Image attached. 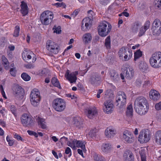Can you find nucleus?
I'll return each mask as SVG.
<instances>
[{
  "label": "nucleus",
  "instance_id": "e433bc0d",
  "mask_svg": "<svg viewBox=\"0 0 161 161\" xmlns=\"http://www.w3.org/2000/svg\"><path fill=\"white\" fill-rule=\"evenodd\" d=\"M152 31L154 35H159L161 33V27H152Z\"/></svg>",
  "mask_w": 161,
  "mask_h": 161
},
{
  "label": "nucleus",
  "instance_id": "a211bd4d",
  "mask_svg": "<svg viewBox=\"0 0 161 161\" xmlns=\"http://www.w3.org/2000/svg\"><path fill=\"white\" fill-rule=\"evenodd\" d=\"M116 133V130L111 126L107 128L105 131V136L107 137L108 138L113 137Z\"/></svg>",
  "mask_w": 161,
  "mask_h": 161
},
{
  "label": "nucleus",
  "instance_id": "0e129e2a",
  "mask_svg": "<svg viewBox=\"0 0 161 161\" xmlns=\"http://www.w3.org/2000/svg\"><path fill=\"white\" fill-rule=\"evenodd\" d=\"M123 15L127 17L129 16V14L128 13L125 11L119 14V16H121Z\"/></svg>",
  "mask_w": 161,
  "mask_h": 161
},
{
  "label": "nucleus",
  "instance_id": "9d476101",
  "mask_svg": "<svg viewBox=\"0 0 161 161\" xmlns=\"http://www.w3.org/2000/svg\"><path fill=\"white\" fill-rule=\"evenodd\" d=\"M150 138V132L147 129H144L140 132L138 137V140L141 143H145L148 142Z\"/></svg>",
  "mask_w": 161,
  "mask_h": 161
},
{
  "label": "nucleus",
  "instance_id": "bf43d9fd",
  "mask_svg": "<svg viewBox=\"0 0 161 161\" xmlns=\"http://www.w3.org/2000/svg\"><path fill=\"white\" fill-rule=\"evenodd\" d=\"M142 84V81L140 79H137L136 80V85L140 87Z\"/></svg>",
  "mask_w": 161,
  "mask_h": 161
},
{
  "label": "nucleus",
  "instance_id": "c03bdc74",
  "mask_svg": "<svg viewBox=\"0 0 161 161\" xmlns=\"http://www.w3.org/2000/svg\"><path fill=\"white\" fill-rule=\"evenodd\" d=\"M21 78L25 81H28L30 80L31 77L27 74L24 73L21 75Z\"/></svg>",
  "mask_w": 161,
  "mask_h": 161
},
{
  "label": "nucleus",
  "instance_id": "774afa93",
  "mask_svg": "<svg viewBox=\"0 0 161 161\" xmlns=\"http://www.w3.org/2000/svg\"><path fill=\"white\" fill-rule=\"evenodd\" d=\"M63 4V2L61 3H57L53 4V6H56L57 8L60 7H61V4Z\"/></svg>",
  "mask_w": 161,
  "mask_h": 161
},
{
  "label": "nucleus",
  "instance_id": "4c0bfd02",
  "mask_svg": "<svg viewBox=\"0 0 161 161\" xmlns=\"http://www.w3.org/2000/svg\"><path fill=\"white\" fill-rule=\"evenodd\" d=\"M93 158L95 161H105L104 158L97 154L94 153L93 154Z\"/></svg>",
  "mask_w": 161,
  "mask_h": 161
},
{
  "label": "nucleus",
  "instance_id": "e2e57ef3",
  "mask_svg": "<svg viewBox=\"0 0 161 161\" xmlns=\"http://www.w3.org/2000/svg\"><path fill=\"white\" fill-rule=\"evenodd\" d=\"M0 125L3 127H5L6 126V122L3 120L0 119Z\"/></svg>",
  "mask_w": 161,
  "mask_h": 161
},
{
  "label": "nucleus",
  "instance_id": "5fc2aeb1",
  "mask_svg": "<svg viewBox=\"0 0 161 161\" xmlns=\"http://www.w3.org/2000/svg\"><path fill=\"white\" fill-rule=\"evenodd\" d=\"M155 108L157 110H161V102L157 103L155 105Z\"/></svg>",
  "mask_w": 161,
  "mask_h": 161
},
{
  "label": "nucleus",
  "instance_id": "37998d69",
  "mask_svg": "<svg viewBox=\"0 0 161 161\" xmlns=\"http://www.w3.org/2000/svg\"><path fill=\"white\" fill-rule=\"evenodd\" d=\"M144 80V83L143 84V87H146L148 86H149L152 84V81L147 79H146L145 80V79H143Z\"/></svg>",
  "mask_w": 161,
  "mask_h": 161
},
{
  "label": "nucleus",
  "instance_id": "f257e3e1",
  "mask_svg": "<svg viewBox=\"0 0 161 161\" xmlns=\"http://www.w3.org/2000/svg\"><path fill=\"white\" fill-rule=\"evenodd\" d=\"M134 108L136 112L139 114H145L148 112L149 108L147 100L143 97H138L134 102Z\"/></svg>",
  "mask_w": 161,
  "mask_h": 161
},
{
  "label": "nucleus",
  "instance_id": "4be33fe9",
  "mask_svg": "<svg viewBox=\"0 0 161 161\" xmlns=\"http://www.w3.org/2000/svg\"><path fill=\"white\" fill-rule=\"evenodd\" d=\"M153 136L155 143L158 145H161V130L156 131Z\"/></svg>",
  "mask_w": 161,
  "mask_h": 161
},
{
  "label": "nucleus",
  "instance_id": "20e7f679",
  "mask_svg": "<svg viewBox=\"0 0 161 161\" xmlns=\"http://www.w3.org/2000/svg\"><path fill=\"white\" fill-rule=\"evenodd\" d=\"M86 144V142L85 141L74 139L71 142H68L67 145L74 150L76 149V147L80 148L85 152L86 151L85 147Z\"/></svg>",
  "mask_w": 161,
  "mask_h": 161
},
{
  "label": "nucleus",
  "instance_id": "c756f323",
  "mask_svg": "<svg viewBox=\"0 0 161 161\" xmlns=\"http://www.w3.org/2000/svg\"><path fill=\"white\" fill-rule=\"evenodd\" d=\"M73 124L74 126L80 128L83 124V120L79 117H76L73 119Z\"/></svg>",
  "mask_w": 161,
  "mask_h": 161
},
{
  "label": "nucleus",
  "instance_id": "7c9ffc66",
  "mask_svg": "<svg viewBox=\"0 0 161 161\" xmlns=\"http://www.w3.org/2000/svg\"><path fill=\"white\" fill-rule=\"evenodd\" d=\"M137 64L140 70L142 72H145L148 69L147 64L143 61H141Z\"/></svg>",
  "mask_w": 161,
  "mask_h": 161
},
{
  "label": "nucleus",
  "instance_id": "aec40b11",
  "mask_svg": "<svg viewBox=\"0 0 161 161\" xmlns=\"http://www.w3.org/2000/svg\"><path fill=\"white\" fill-rule=\"evenodd\" d=\"M150 98L153 101H157L160 98V94L158 92L155 90H151L149 92Z\"/></svg>",
  "mask_w": 161,
  "mask_h": 161
},
{
  "label": "nucleus",
  "instance_id": "9b49d317",
  "mask_svg": "<svg viewBox=\"0 0 161 161\" xmlns=\"http://www.w3.org/2000/svg\"><path fill=\"white\" fill-rule=\"evenodd\" d=\"M135 139V137L128 130H125L123 132L122 139L125 143L131 144L134 142Z\"/></svg>",
  "mask_w": 161,
  "mask_h": 161
},
{
  "label": "nucleus",
  "instance_id": "6e6d98bb",
  "mask_svg": "<svg viewBox=\"0 0 161 161\" xmlns=\"http://www.w3.org/2000/svg\"><path fill=\"white\" fill-rule=\"evenodd\" d=\"M16 70L15 68H11L10 70L11 75L13 76H15L16 75Z\"/></svg>",
  "mask_w": 161,
  "mask_h": 161
},
{
  "label": "nucleus",
  "instance_id": "0eeeda50",
  "mask_svg": "<svg viewBox=\"0 0 161 161\" xmlns=\"http://www.w3.org/2000/svg\"><path fill=\"white\" fill-rule=\"evenodd\" d=\"M20 121L23 126L28 127L31 126L35 123L31 116L26 113L24 114L21 115Z\"/></svg>",
  "mask_w": 161,
  "mask_h": 161
},
{
  "label": "nucleus",
  "instance_id": "6e6552de",
  "mask_svg": "<svg viewBox=\"0 0 161 161\" xmlns=\"http://www.w3.org/2000/svg\"><path fill=\"white\" fill-rule=\"evenodd\" d=\"M126 96L125 93L122 91L119 92L116 97V102L119 108H124L126 102Z\"/></svg>",
  "mask_w": 161,
  "mask_h": 161
},
{
  "label": "nucleus",
  "instance_id": "c9c22d12",
  "mask_svg": "<svg viewBox=\"0 0 161 161\" xmlns=\"http://www.w3.org/2000/svg\"><path fill=\"white\" fill-rule=\"evenodd\" d=\"M142 161H146L145 150L144 148H141L139 150Z\"/></svg>",
  "mask_w": 161,
  "mask_h": 161
},
{
  "label": "nucleus",
  "instance_id": "c85d7f7f",
  "mask_svg": "<svg viewBox=\"0 0 161 161\" xmlns=\"http://www.w3.org/2000/svg\"><path fill=\"white\" fill-rule=\"evenodd\" d=\"M92 38L91 34L90 33H87L83 35L82 37V39L83 42L85 44H88L91 42Z\"/></svg>",
  "mask_w": 161,
  "mask_h": 161
},
{
  "label": "nucleus",
  "instance_id": "ddd939ff",
  "mask_svg": "<svg viewBox=\"0 0 161 161\" xmlns=\"http://www.w3.org/2000/svg\"><path fill=\"white\" fill-rule=\"evenodd\" d=\"M78 74V71L70 72L69 70H67L65 74V77L70 83H75L77 80V75Z\"/></svg>",
  "mask_w": 161,
  "mask_h": 161
},
{
  "label": "nucleus",
  "instance_id": "ea45409f",
  "mask_svg": "<svg viewBox=\"0 0 161 161\" xmlns=\"http://www.w3.org/2000/svg\"><path fill=\"white\" fill-rule=\"evenodd\" d=\"M94 15L95 14L91 10H90L88 11V17L84 19L83 20H84L85 19H86V20H87V19H88V20H92Z\"/></svg>",
  "mask_w": 161,
  "mask_h": 161
},
{
  "label": "nucleus",
  "instance_id": "1a4fd4ad",
  "mask_svg": "<svg viewBox=\"0 0 161 161\" xmlns=\"http://www.w3.org/2000/svg\"><path fill=\"white\" fill-rule=\"evenodd\" d=\"M53 106L57 111L62 112L66 107V104L64 100L61 98H56L53 102Z\"/></svg>",
  "mask_w": 161,
  "mask_h": 161
},
{
  "label": "nucleus",
  "instance_id": "b1692460",
  "mask_svg": "<svg viewBox=\"0 0 161 161\" xmlns=\"http://www.w3.org/2000/svg\"><path fill=\"white\" fill-rule=\"evenodd\" d=\"M20 12L23 16L26 15L28 13V8L27 3L24 1L21 2Z\"/></svg>",
  "mask_w": 161,
  "mask_h": 161
},
{
  "label": "nucleus",
  "instance_id": "6ab92c4d",
  "mask_svg": "<svg viewBox=\"0 0 161 161\" xmlns=\"http://www.w3.org/2000/svg\"><path fill=\"white\" fill-rule=\"evenodd\" d=\"M123 159L124 161H133L134 158L133 154L130 151H126L124 153Z\"/></svg>",
  "mask_w": 161,
  "mask_h": 161
},
{
  "label": "nucleus",
  "instance_id": "5701e85b",
  "mask_svg": "<svg viewBox=\"0 0 161 161\" xmlns=\"http://www.w3.org/2000/svg\"><path fill=\"white\" fill-rule=\"evenodd\" d=\"M150 22L149 21H147L145 23L144 26L142 27L139 31L138 36H141L143 35L146 31L148 30L150 26Z\"/></svg>",
  "mask_w": 161,
  "mask_h": 161
},
{
  "label": "nucleus",
  "instance_id": "de8ad7c7",
  "mask_svg": "<svg viewBox=\"0 0 161 161\" xmlns=\"http://www.w3.org/2000/svg\"><path fill=\"white\" fill-rule=\"evenodd\" d=\"M152 27H161V22L160 21H154L153 25Z\"/></svg>",
  "mask_w": 161,
  "mask_h": 161
},
{
  "label": "nucleus",
  "instance_id": "79ce46f5",
  "mask_svg": "<svg viewBox=\"0 0 161 161\" xmlns=\"http://www.w3.org/2000/svg\"><path fill=\"white\" fill-rule=\"evenodd\" d=\"M20 31V27L18 25H17L15 27V29L13 34L14 37H18L19 36Z\"/></svg>",
  "mask_w": 161,
  "mask_h": 161
},
{
  "label": "nucleus",
  "instance_id": "f8f14e48",
  "mask_svg": "<svg viewBox=\"0 0 161 161\" xmlns=\"http://www.w3.org/2000/svg\"><path fill=\"white\" fill-rule=\"evenodd\" d=\"M46 49L49 52L53 54H57L59 49L58 45L54 42L48 40L46 43Z\"/></svg>",
  "mask_w": 161,
  "mask_h": 161
},
{
  "label": "nucleus",
  "instance_id": "473e14b6",
  "mask_svg": "<svg viewBox=\"0 0 161 161\" xmlns=\"http://www.w3.org/2000/svg\"><path fill=\"white\" fill-rule=\"evenodd\" d=\"M2 62L5 69L8 70V69L9 62L6 58L4 55L2 57Z\"/></svg>",
  "mask_w": 161,
  "mask_h": 161
},
{
  "label": "nucleus",
  "instance_id": "423d86ee",
  "mask_svg": "<svg viewBox=\"0 0 161 161\" xmlns=\"http://www.w3.org/2000/svg\"><path fill=\"white\" fill-rule=\"evenodd\" d=\"M40 100V93L38 90L36 89L32 90L30 94V100L31 104L34 106H37Z\"/></svg>",
  "mask_w": 161,
  "mask_h": 161
},
{
  "label": "nucleus",
  "instance_id": "72a5a7b5",
  "mask_svg": "<svg viewBox=\"0 0 161 161\" xmlns=\"http://www.w3.org/2000/svg\"><path fill=\"white\" fill-rule=\"evenodd\" d=\"M96 129H93L90 130L88 134H86L87 139L90 140L91 138H93L96 136Z\"/></svg>",
  "mask_w": 161,
  "mask_h": 161
},
{
  "label": "nucleus",
  "instance_id": "864d4df0",
  "mask_svg": "<svg viewBox=\"0 0 161 161\" xmlns=\"http://www.w3.org/2000/svg\"><path fill=\"white\" fill-rule=\"evenodd\" d=\"M65 153L66 154H69V156L70 157L72 155V152L70 148L69 147H67L65 150Z\"/></svg>",
  "mask_w": 161,
  "mask_h": 161
},
{
  "label": "nucleus",
  "instance_id": "338daca9",
  "mask_svg": "<svg viewBox=\"0 0 161 161\" xmlns=\"http://www.w3.org/2000/svg\"><path fill=\"white\" fill-rule=\"evenodd\" d=\"M103 92V91L102 89H99L98 90L97 95V98H99L100 97V94L102 93Z\"/></svg>",
  "mask_w": 161,
  "mask_h": 161
},
{
  "label": "nucleus",
  "instance_id": "680f3d73",
  "mask_svg": "<svg viewBox=\"0 0 161 161\" xmlns=\"http://www.w3.org/2000/svg\"><path fill=\"white\" fill-rule=\"evenodd\" d=\"M67 97L70 98L72 99H75L76 98V97L74 95H72L71 94H66Z\"/></svg>",
  "mask_w": 161,
  "mask_h": 161
},
{
  "label": "nucleus",
  "instance_id": "052dcab7",
  "mask_svg": "<svg viewBox=\"0 0 161 161\" xmlns=\"http://www.w3.org/2000/svg\"><path fill=\"white\" fill-rule=\"evenodd\" d=\"M105 95L110 96L111 95H113L112 91L110 89L107 90L106 92Z\"/></svg>",
  "mask_w": 161,
  "mask_h": 161
},
{
  "label": "nucleus",
  "instance_id": "13d9d810",
  "mask_svg": "<svg viewBox=\"0 0 161 161\" xmlns=\"http://www.w3.org/2000/svg\"><path fill=\"white\" fill-rule=\"evenodd\" d=\"M49 21H38V25L41 24L40 23L42 24L43 25H47L50 23L49 22Z\"/></svg>",
  "mask_w": 161,
  "mask_h": 161
},
{
  "label": "nucleus",
  "instance_id": "bb28decb",
  "mask_svg": "<svg viewBox=\"0 0 161 161\" xmlns=\"http://www.w3.org/2000/svg\"><path fill=\"white\" fill-rule=\"evenodd\" d=\"M33 54V53L25 49L23 51L22 54V56L24 60L30 59L31 58V55Z\"/></svg>",
  "mask_w": 161,
  "mask_h": 161
},
{
  "label": "nucleus",
  "instance_id": "7ed1b4c3",
  "mask_svg": "<svg viewBox=\"0 0 161 161\" xmlns=\"http://www.w3.org/2000/svg\"><path fill=\"white\" fill-rule=\"evenodd\" d=\"M111 25L106 21L101 23L98 28V34L101 36H107L111 30Z\"/></svg>",
  "mask_w": 161,
  "mask_h": 161
},
{
  "label": "nucleus",
  "instance_id": "2eb2a0df",
  "mask_svg": "<svg viewBox=\"0 0 161 161\" xmlns=\"http://www.w3.org/2000/svg\"><path fill=\"white\" fill-rule=\"evenodd\" d=\"M85 113L89 118L92 119L97 115V111L95 107H91L86 108Z\"/></svg>",
  "mask_w": 161,
  "mask_h": 161
},
{
  "label": "nucleus",
  "instance_id": "a878e982",
  "mask_svg": "<svg viewBox=\"0 0 161 161\" xmlns=\"http://www.w3.org/2000/svg\"><path fill=\"white\" fill-rule=\"evenodd\" d=\"M92 21H82L81 24V29L84 31L88 30L92 25Z\"/></svg>",
  "mask_w": 161,
  "mask_h": 161
},
{
  "label": "nucleus",
  "instance_id": "39448f33",
  "mask_svg": "<svg viewBox=\"0 0 161 161\" xmlns=\"http://www.w3.org/2000/svg\"><path fill=\"white\" fill-rule=\"evenodd\" d=\"M118 55L120 58L124 61H128L132 56V51L126 47H122L118 52Z\"/></svg>",
  "mask_w": 161,
  "mask_h": 161
},
{
  "label": "nucleus",
  "instance_id": "3c124183",
  "mask_svg": "<svg viewBox=\"0 0 161 161\" xmlns=\"http://www.w3.org/2000/svg\"><path fill=\"white\" fill-rule=\"evenodd\" d=\"M27 132L29 135L31 136H34L35 137H38V134L36 132L32 130H28Z\"/></svg>",
  "mask_w": 161,
  "mask_h": 161
},
{
  "label": "nucleus",
  "instance_id": "dca6fc26",
  "mask_svg": "<svg viewBox=\"0 0 161 161\" xmlns=\"http://www.w3.org/2000/svg\"><path fill=\"white\" fill-rule=\"evenodd\" d=\"M53 18V14L52 12L49 10L44 11L40 16L41 20H51Z\"/></svg>",
  "mask_w": 161,
  "mask_h": 161
},
{
  "label": "nucleus",
  "instance_id": "2f4dec72",
  "mask_svg": "<svg viewBox=\"0 0 161 161\" xmlns=\"http://www.w3.org/2000/svg\"><path fill=\"white\" fill-rule=\"evenodd\" d=\"M142 52L140 50H138L134 53V61L135 64H136L137 62L139 61V58L142 57Z\"/></svg>",
  "mask_w": 161,
  "mask_h": 161
},
{
  "label": "nucleus",
  "instance_id": "f3484780",
  "mask_svg": "<svg viewBox=\"0 0 161 161\" xmlns=\"http://www.w3.org/2000/svg\"><path fill=\"white\" fill-rule=\"evenodd\" d=\"M113 147L111 144L109 143H104L101 147L102 152L105 153H110Z\"/></svg>",
  "mask_w": 161,
  "mask_h": 161
},
{
  "label": "nucleus",
  "instance_id": "8fccbe9b",
  "mask_svg": "<svg viewBox=\"0 0 161 161\" xmlns=\"http://www.w3.org/2000/svg\"><path fill=\"white\" fill-rule=\"evenodd\" d=\"M10 109L12 114H13L15 116H16V109L15 107L13 105H11L10 106Z\"/></svg>",
  "mask_w": 161,
  "mask_h": 161
},
{
  "label": "nucleus",
  "instance_id": "393cba45",
  "mask_svg": "<svg viewBox=\"0 0 161 161\" xmlns=\"http://www.w3.org/2000/svg\"><path fill=\"white\" fill-rule=\"evenodd\" d=\"M36 120L39 127L42 129H46L47 127L45 119L40 117L38 116L36 118Z\"/></svg>",
  "mask_w": 161,
  "mask_h": 161
},
{
  "label": "nucleus",
  "instance_id": "f03ea898",
  "mask_svg": "<svg viewBox=\"0 0 161 161\" xmlns=\"http://www.w3.org/2000/svg\"><path fill=\"white\" fill-rule=\"evenodd\" d=\"M149 62L151 66L154 68H161V52L153 53L149 58Z\"/></svg>",
  "mask_w": 161,
  "mask_h": 161
},
{
  "label": "nucleus",
  "instance_id": "cd10ccee",
  "mask_svg": "<svg viewBox=\"0 0 161 161\" xmlns=\"http://www.w3.org/2000/svg\"><path fill=\"white\" fill-rule=\"evenodd\" d=\"M133 106L131 104H128L126 108L125 115L127 117L131 118L133 114Z\"/></svg>",
  "mask_w": 161,
  "mask_h": 161
},
{
  "label": "nucleus",
  "instance_id": "58836bf2",
  "mask_svg": "<svg viewBox=\"0 0 161 161\" xmlns=\"http://www.w3.org/2000/svg\"><path fill=\"white\" fill-rule=\"evenodd\" d=\"M111 40L110 36H108L105 40V45L107 49L110 48Z\"/></svg>",
  "mask_w": 161,
  "mask_h": 161
},
{
  "label": "nucleus",
  "instance_id": "4d7b16f0",
  "mask_svg": "<svg viewBox=\"0 0 161 161\" xmlns=\"http://www.w3.org/2000/svg\"><path fill=\"white\" fill-rule=\"evenodd\" d=\"M60 141L62 142V143L63 142H67H67H69L68 141V138L67 137H66L65 136H63L60 139ZM71 141H69V142H71Z\"/></svg>",
  "mask_w": 161,
  "mask_h": 161
},
{
  "label": "nucleus",
  "instance_id": "4468645a",
  "mask_svg": "<svg viewBox=\"0 0 161 161\" xmlns=\"http://www.w3.org/2000/svg\"><path fill=\"white\" fill-rule=\"evenodd\" d=\"M113 107L112 101L110 100H106L103 103V109L105 113L108 114L112 112L114 109Z\"/></svg>",
  "mask_w": 161,
  "mask_h": 161
},
{
  "label": "nucleus",
  "instance_id": "f704fd0d",
  "mask_svg": "<svg viewBox=\"0 0 161 161\" xmlns=\"http://www.w3.org/2000/svg\"><path fill=\"white\" fill-rule=\"evenodd\" d=\"M51 82L52 84L55 87L61 89V88L59 81L58 79L55 77H54L52 78Z\"/></svg>",
  "mask_w": 161,
  "mask_h": 161
},
{
  "label": "nucleus",
  "instance_id": "49530a36",
  "mask_svg": "<svg viewBox=\"0 0 161 161\" xmlns=\"http://www.w3.org/2000/svg\"><path fill=\"white\" fill-rule=\"evenodd\" d=\"M6 139L7 141L8 142V144L9 146H11L14 145V140L11 139L9 136H7Z\"/></svg>",
  "mask_w": 161,
  "mask_h": 161
},
{
  "label": "nucleus",
  "instance_id": "69168bd1",
  "mask_svg": "<svg viewBox=\"0 0 161 161\" xmlns=\"http://www.w3.org/2000/svg\"><path fill=\"white\" fill-rule=\"evenodd\" d=\"M83 151L82 149H78L77 150L78 153L79 154L81 155L82 156V157L84 158V154H83Z\"/></svg>",
  "mask_w": 161,
  "mask_h": 161
},
{
  "label": "nucleus",
  "instance_id": "a19ab883",
  "mask_svg": "<svg viewBox=\"0 0 161 161\" xmlns=\"http://www.w3.org/2000/svg\"><path fill=\"white\" fill-rule=\"evenodd\" d=\"M22 89H21L19 87H16L15 91L16 96H18L19 97L22 96L23 93L22 92Z\"/></svg>",
  "mask_w": 161,
  "mask_h": 161
},
{
  "label": "nucleus",
  "instance_id": "a18cd8bd",
  "mask_svg": "<svg viewBox=\"0 0 161 161\" xmlns=\"http://www.w3.org/2000/svg\"><path fill=\"white\" fill-rule=\"evenodd\" d=\"M54 33H56L57 34H59L61 32V27L60 26L57 27L54 26L53 28Z\"/></svg>",
  "mask_w": 161,
  "mask_h": 161
},
{
  "label": "nucleus",
  "instance_id": "603ef678",
  "mask_svg": "<svg viewBox=\"0 0 161 161\" xmlns=\"http://www.w3.org/2000/svg\"><path fill=\"white\" fill-rule=\"evenodd\" d=\"M155 3L156 6L158 8L161 9V0H156Z\"/></svg>",
  "mask_w": 161,
  "mask_h": 161
},
{
  "label": "nucleus",
  "instance_id": "412c9836",
  "mask_svg": "<svg viewBox=\"0 0 161 161\" xmlns=\"http://www.w3.org/2000/svg\"><path fill=\"white\" fill-rule=\"evenodd\" d=\"M124 72H125V77L128 79H131L134 76V71L132 67L126 68L124 69Z\"/></svg>",
  "mask_w": 161,
  "mask_h": 161
},
{
  "label": "nucleus",
  "instance_id": "09e8293b",
  "mask_svg": "<svg viewBox=\"0 0 161 161\" xmlns=\"http://www.w3.org/2000/svg\"><path fill=\"white\" fill-rule=\"evenodd\" d=\"M14 137L19 141H21L22 142L24 141L23 138L19 135L16 133L14 134Z\"/></svg>",
  "mask_w": 161,
  "mask_h": 161
}]
</instances>
